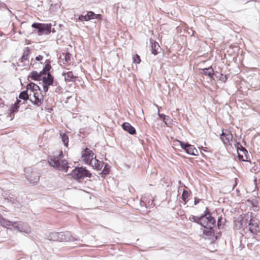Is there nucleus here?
I'll use <instances>...</instances> for the list:
<instances>
[{"mask_svg":"<svg viewBox=\"0 0 260 260\" xmlns=\"http://www.w3.org/2000/svg\"><path fill=\"white\" fill-rule=\"evenodd\" d=\"M82 161L86 165L91 166L93 168L100 170L103 167V162L96 158L93 151L88 148H85L81 153Z\"/></svg>","mask_w":260,"mask_h":260,"instance_id":"f257e3e1","label":"nucleus"},{"mask_svg":"<svg viewBox=\"0 0 260 260\" xmlns=\"http://www.w3.org/2000/svg\"><path fill=\"white\" fill-rule=\"evenodd\" d=\"M49 164L54 168L67 172L69 168L67 160L63 159L62 152L60 151L59 155L51 158L48 161Z\"/></svg>","mask_w":260,"mask_h":260,"instance_id":"f03ea898","label":"nucleus"},{"mask_svg":"<svg viewBox=\"0 0 260 260\" xmlns=\"http://www.w3.org/2000/svg\"><path fill=\"white\" fill-rule=\"evenodd\" d=\"M48 239L53 242H69L74 240L71 233L69 232H51L48 236Z\"/></svg>","mask_w":260,"mask_h":260,"instance_id":"7ed1b4c3","label":"nucleus"},{"mask_svg":"<svg viewBox=\"0 0 260 260\" xmlns=\"http://www.w3.org/2000/svg\"><path fill=\"white\" fill-rule=\"evenodd\" d=\"M200 224L205 228L211 230L215 225L216 220L211 216L208 208H206L204 213L200 216Z\"/></svg>","mask_w":260,"mask_h":260,"instance_id":"20e7f679","label":"nucleus"},{"mask_svg":"<svg viewBox=\"0 0 260 260\" xmlns=\"http://www.w3.org/2000/svg\"><path fill=\"white\" fill-rule=\"evenodd\" d=\"M259 224V220L256 215L251 213L250 219L248 220L247 227L249 231L253 235H257L260 233Z\"/></svg>","mask_w":260,"mask_h":260,"instance_id":"39448f33","label":"nucleus"},{"mask_svg":"<svg viewBox=\"0 0 260 260\" xmlns=\"http://www.w3.org/2000/svg\"><path fill=\"white\" fill-rule=\"evenodd\" d=\"M71 175L76 180H80L85 177L90 178L91 177V174L89 171L82 167H76L72 171Z\"/></svg>","mask_w":260,"mask_h":260,"instance_id":"423d86ee","label":"nucleus"},{"mask_svg":"<svg viewBox=\"0 0 260 260\" xmlns=\"http://www.w3.org/2000/svg\"><path fill=\"white\" fill-rule=\"evenodd\" d=\"M34 90L33 97L30 96V101L38 106L42 105L44 100V96L41 93L38 85H32Z\"/></svg>","mask_w":260,"mask_h":260,"instance_id":"0eeeda50","label":"nucleus"},{"mask_svg":"<svg viewBox=\"0 0 260 260\" xmlns=\"http://www.w3.org/2000/svg\"><path fill=\"white\" fill-rule=\"evenodd\" d=\"M174 143H177L180 144L181 148L188 154L192 155H197L198 151L193 145L188 143H184L179 140H176Z\"/></svg>","mask_w":260,"mask_h":260,"instance_id":"6e6552de","label":"nucleus"},{"mask_svg":"<svg viewBox=\"0 0 260 260\" xmlns=\"http://www.w3.org/2000/svg\"><path fill=\"white\" fill-rule=\"evenodd\" d=\"M33 28L38 29V33L39 34H43L45 32V34H48L51 32V24H43L39 23H34L31 25Z\"/></svg>","mask_w":260,"mask_h":260,"instance_id":"1a4fd4ad","label":"nucleus"},{"mask_svg":"<svg viewBox=\"0 0 260 260\" xmlns=\"http://www.w3.org/2000/svg\"><path fill=\"white\" fill-rule=\"evenodd\" d=\"M233 135L229 129H223L220 136V139L225 145H231L233 140Z\"/></svg>","mask_w":260,"mask_h":260,"instance_id":"9d476101","label":"nucleus"},{"mask_svg":"<svg viewBox=\"0 0 260 260\" xmlns=\"http://www.w3.org/2000/svg\"><path fill=\"white\" fill-rule=\"evenodd\" d=\"M237 149L238 159L242 161H247L248 152L246 149L239 143L237 144Z\"/></svg>","mask_w":260,"mask_h":260,"instance_id":"9b49d317","label":"nucleus"},{"mask_svg":"<svg viewBox=\"0 0 260 260\" xmlns=\"http://www.w3.org/2000/svg\"><path fill=\"white\" fill-rule=\"evenodd\" d=\"M30 53V52L29 48H25L23 51L21 57L19 59V62H18V66H23L26 64L25 61L27 60L28 57Z\"/></svg>","mask_w":260,"mask_h":260,"instance_id":"f8f14e48","label":"nucleus"},{"mask_svg":"<svg viewBox=\"0 0 260 260\" xmlns=\"http://www.w3.org/2000/svg\"><path fill=\"white\" fill-rule=\"evenodd\" d=\"M150 43L151 44V50L152 53L155 55H157L159 53L158 50L160 49L159 44L152 39L150 40Z\"/></svg>","mask_w":260,"mask_h":260,"instance_id":"ddd939ff","label":"nucleus"},{"mask_svg":"<svg viewBox=\"0 0 260 260\" xmlns=\"http://www.w3.org/2000/svg\"><path fill=\"white\" fill-rule=\"evenodd\" d=\"M62 75L66 82H75L77 78V77L74 75L72 71L64 73Z\"/></svg>","mask_w":260,"mask_h":260,"instance_id":"4468645a","label":"nucleus"},{"mask_svg":"<svg viewBox=\"0 0 260 260\" xmlns=\"http://www.w3.org/2000/svg\"><path fill=\"white\" fill-rule=\"evenodd\" d=\"M62 56H63V58L62 59L63 64L65 66L71 65L72 62L71 54L69 52H66L62 53Z\"/></svg>","mask_w":260,"mask_h":260,"instance_id":"2eb2a0df","label":"nucleus"},{"mask_svg":"<svg viewBox=\"0 0 260 260\" xmlns=\"http://www.w3.org/2000/svg\"><path fill=\"white\" fill-rule=\"evenodd\" d=\"M122 126L123 129L131 135H134L136 133L135 128L128 122H124Z\"/></svg>","mask_w":260,"mask_h":260,"instance_id":"dca6fc26","label":"nucleus"},{"mask_svg":"<svg viewBox=\"0 0 260 260\" xmlns=\"http://www.w3.org/2000/svg\"><path fill=\"white\" fill-rule=\"evenodd\" d=\"M190 194L191 192L188 190V188L186 186H185L181 196V199L183 202L184 205H185L188 201V198L190 196Z\"/></svg>","mask_w":260,"mask_h":260,"instance_id":"f3484780","label":"nucleus"},{"mask_svg":"<svg viewBox=\"0 0 260 260\" xmlns=\"http://www.w3.org/2000/svg\"><path fill=\"white\" fill-rule=\"evenodd\" d=\"M42 80L43 84L48 85H51L53 84V78L50 73H48L47 75H43Z\"/></svg>","mask_w":260,"mask_h":260,"instance_id":"a211bd4d","label":"nucleus"},{"mask_svg":"<svg viewBox=\"0 0 260 260\" xmlns=\"http://www.w3.org/2000/svg\"><path fill=\"white\" fill-rule=\"evenodd\" d=\"M202 70L203 72L202 73L203 74H204V75L207 76L211 78H213L214 73V70L211 67H210L208 68H205V69H202Z\"/></svg>","mask_w":260,"mask_h":260,"instance_id":"6ab92c4d","label":"nucleus"},{"mask_svg":"<svg viewBox=\"0 0 260 260\" xmlns=\"http://www.w3.org/2000/svg\"><path fill=\"white\" fill-rule=\"evenodd\" d=\"M43 74L41 72L40 73H38L36 71H32L30 75L28 76V78H31L34 80H41Z\"/></svg>","mask_w":260,"mask_h":260,"instance_id":"aec40b11","label":"nucleus"},{"mask_svg":"<svg viewBox=\"0 0 260 260\" xmlns=\"http://www.w3.org/2000/svg\"><path fill=\"white\" fill-rule=\"evenodd\" d=\"M30 182L32 184L37 183L40 180V176L37 173H31L28 178Z\"/></svg>","mask_w":260,"mask_h":260,"instance_id":"412c9836","label":"nucleus"},{"mask_svg":"<svg viewBox=\"0 0 260 260\" xmlns=\"http://www.w3.org/2000/svg\"><path fill=\"white\" fill-rule=\"evenodd\" d=\"M37 85V84H35L34 83L31 82L29 83L27 86H26V90L28 93V98L29 100L30 99V96L33 97V93H34V90L32 89V85Z\"/></svg>","mask_w":260,"mask_h":260,"instance_id":"4be33fe9","label":"nucleus"},{"mask_svg":"<svg viewBox=\"0 0 260 260\" xmlns=\"http://www.w3.org/2000/svg\"><path fill=\"white\" fill-rule=\"evenodd\" d=\"M20 102L21 101L20 100H17L16 103L10 108V114L18 111V109L19 107V103H20Z\"/></svg>","mask_w":260,"mask_h":260,"instance_id":"5701e85b","label":"nucleus"},{"mask_svg":"<svg viewBox=\"0 0 260 260\" xmlns=\"http://www.w3.org/2000/svg\"><path fill=\"white\" fill-rule=\"evenodd\" d=\"M251 171L254 173L260 172V162L257 161L253 163V166L251 168Z\"/></svg>","mask_w":260,"mask_h":260,"instance_id":"b1692460","label":"nucleus"},{"mask_svg":"<svg viewBox=\"0 0 260 260\" xmlns=\"http://www.w3.org/2000/svg\"><path fill=\"white\" fill-rule=\"evenodd\" d=\"M188 219L192 222H194L200 224L201 220L200 216H196L193 215H190L188 217Z\"/></svg>","mask_w":260,"mask_h":260,"instance_id":"393cba45","label":"nucleus"},{"mask_svg":"<svg viewBox=\"0 0 260 260\" xmlns=\"http://www.w3.org/2000/svg\"><path fill=\"white\" fill-rule=\"evenodd\" d=\"M60 136L61 137L62 141L64 146L67 147L68 146V143H69L68 136L66 134L63 133L62 134H61Z\"/></svg>","mask_w":260,"mask_h":260,"instance_id":"a878e982","label":"nucleus"},{"mask_svg":"<svg viewBox=\"0 0 260 260\" xmlns=\"http://www.w3.org/2000/svg\"><path fill=\"white\" fill-rule=\"evenodd\" d=\"M51 68V66L50 64L47 63L42 71L41 72L43 75H47L48 73H50L49 71Z\"/></svg>","mask_w":260,"mask_h":260,"instance_id":"bb28decb","label":"nucleus"},{"mask_svg":"<svg viewBox=\"0 0 260 260\" xmlns=\"http://www.w3.org/2000/svg\"><path fill=\"white\" fill-rule=\"evenodd\" d=\"M28 94V93L27 91H26V90L23 91L20 93V94L19 95V98L20 99H22L24 100H27V99H29Z\"/></svg>","mask_w":260,"mask_h":260,"instance_id":"cd10ccee","label":"nucleus"},{"mask_svg":"<svg viewBox=\"0 0 260 260\" xmlns=\"http://www.w3.org/2000/svg\"><path fill=\"white\" fill-rule=\"evenodd\" d=\"M141 61V60L140 57L139 55L136 54L133 55V63H136V64H139L140 63Z\"/></svg>","mask_w":260,"mask_h":260,"instance_id":"c85d7f7f","label":"nucleus"},{"mask_svg":"<svg viewBox=\"0 0 260 260\" xmlns=\"http://www.w3.org/2000/svg\"><path fill=\"white\" fill-rule=\"evenodd\" d=\"M95 15V14H94L93 12L88 11L86 14L88 21L92 19H94Z\"/></svg>","mask_w":260,"mask_h":260,"instance_id":"c756f323","label":"nucleus"},{"mask_svg":"<svg viewBox=\"0 0 260 260\" xmlns=\"http://www.w3.org/2000/svg\"><path fill=\"white\" fill-rule=\"evenodd\" d=\"M110 167L108 165H106L105 166L104 170L102 171V173L104 175H107L109 173V172L110 171Z\"/></svg>","mask_w":260,"mask_h":260,"instance_id":"7c9ffc66","label":"nucleus"},{"mask_svg":"<svg viewBox=\"0 0 260 260\" xmlns=\"http://www.w3.org/2000/svg\"><path fill=\"white\" fill-rule=\"evenodd\" d=\"M78 20L80 21H88L86 15L85 16L80 15L78 17Z\"/></svg>","mask_w":260,"mask_h":260,"instance_id":"2f4dec72","label":"nucleus"},{"mask_svg":"<svg viewBox=\"0 0 260 260\" xmlns=\"http://www.w3.org/2000/svg\"><path fill=\"white\" fill-rule=\"evenodd\" d=\"M228 79V77L226 75H223L222 74H220V76L219 77V80L222 82H225Z\"/></svg>","mask_w":260,"mask_h":260,"instance_id":"473e14b6","label":"nucleus"},{"mask_svg":"<svg viewBox=\"0 0 260 260\" xmlns=\"http://www.w3.org/2000/svg\"><path fill=\"white\" fill-rule=\"evenodd\" d=\"M222 218L221 217H219L218 219V221H217V225L218 226V228H220V226L222 225Z\"/></svg>","mask_w":260,"mask_h":260,"instance_id":"72a5a7b5","label":"nucleus"},{"mask_svg":"<svg viewBox=\"0 0 260 260\" xmlns=\"http://www.w3.org/2000/svg\"><path fill=\"white\" fill-rule=\"evenodd\" d=\"M49 85H48L45 84H43V90L45 92H46L48 90V86Z\"/></svg>","mask_w":260,"mask_h":260,"instance_id":"f704fd0d","label":"nucleus"},{"mask_svg":"<svg viewBox=\"0 0 260 260\" xmlns=\"http://www.w3.org/2000/svg\"><path fill=\"white\" fill-rule=\"evenodd\" d=\"M43 56H42V55H38L36 57V59L38 61H40V60H43Z\"/></svg>","mask_w":260,"mask_h":260,"instance_id":"c9c22d12","label":"nucleus"},{"mask_svg":"<svg viewBox=\"0 0 260 260\" xmlns=\"http://www.w3.org/2000/svg\"><path fill=\"white\" fill-rule=\"evenodd\" d=\"M200 200L199 199L195 198L194 201V205H197V204H198L200 202Z\"/></svg>","mask_w":260,"mask_h":260,"instance_id":"e433bc0d","label":"nucleus"},{"mask_svg":"<svg viewBox=\"0 0 260 260\" xmlns=\"http://www.w3.org/2000/svg\"><path fill=\"white\" fill-rule=\"evenodd\" d=\"M102 17L101 15L100 14H95L94 16V18L98 19H101Z\"/></svg>","mask_w":260,"mask_h":260,"instance_id":"4c0bfd02","label":"nucleus"},{"mask_svg":"<svg viewBox=\"0 0 260 260\" xmlns=\"http://www.w3.org/2000/svg\"><path fill=\"white\" fill-rule=\"evenodd\" d=\"M202 149L204 151H206V150H205V149H203L202 148Z\"/></svg>","mask_w":260,"mask_h":260,"instance_id":"58836bf2","label":"nucleus"}]
</instances>
